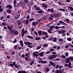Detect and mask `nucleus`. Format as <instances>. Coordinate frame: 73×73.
I'll return each mask as SVG.
<instances>
[{"label": "nucleus", "instance_id": "63", "mask_svg": "<svg viewBox=\"0 0 73 73\" xmlns=\"http://www.w3.org/2000/svg\"><path fill=\"white\" fill-rule=\"evenodd\" d=\"M69 66V65L67 64H65V65H64V66Z\"/></svg>", "mask_w": 73, "mask_h": 73}, {"label": "nucleus", "instance_id": "60", "mask_svg": "<svg viewBox=\"0 0 73 73\" xmlns=\"http://www.w3.org/2000/svg\"><path fill=\"white\" fill-rule=\"evenodd\" d=\"M50 53V51H47L46 52V54H48V53Z\"/></svg>", "mask_w": 73, "mask_h": 73}, {"label": "nucleus", "instance_id": "5", "mask_svg": "<svg viewBox=\"0 0 73 73\" xmlns=\"http://www.w3.org/2000/svg\"><path fill=\"white\" fill-rule=\"evenodd\" d=\"M24 44L25 45H30L31 44H33V43L30 42H27V43L26 42H24Z\"/></svg>", "mask_w": 73, "mask_h": 73}, {"label": "nucleus", "instance_id": "32", "mask_svg": "<svg viewBox=\"0 0 73 73\" xmlns=\"http://www.w3.org/2000/svg\"><path fill=\"white\" fill-rule=\"evenodd\" d=\"M43 46L44 48H46V47H47V46H48V44H44L43 45Z\"/></svg>", "mask_w": 73, "mask_h": 73}, {"label": "nucleus", "instance_id": "26", "mask_svg": "<svg viewBox=\"0 0 73 73\" xmlns=\"http://www.w3.org/2000/svg\"><path fill=\"white\" fill-rule=\"evenodd\" d=\"M43 33L42 34V35H46L48 34V33L47 32H45L44 31H43Z\"/></svg>", "mask_w": 73, "mask_h": 73}, {"label": "nucleus", "instance_id": "1", "mask_svg": "<svg viewBox=\"0 0 73 73\" xmlns=\"http://www.w3.org/2000/svg\"><path fill=\"white\" fill-rule=\"evenodd\" d=\"M21 32L22 33V37H24V34L26 33H28V31L27 30L24 31V29H22Z\"/></svg>", "mask_w": 73, "mask_h": 73}, {"label": "nucleus", "instance_id": "4", "mask_svg": "<svg viewBox=\"0 0 73 73\" xmlns=\"http://www.w3.org/2000/svg\"><path fill=\"white\" fill-rule=\"evenodd\" d=\"M6 7L7 8H9V9H10L12 8V6L11 5H8L6 6Z\"/></svg>", "mask_w": 73, "mask_h": 73}, {"label": "nucleus", "instance_id": "24", "mask_svg": "<svg viewBox=\"0 0 73 73\" xmlns=\"http://www.w3.org/2000/svg\"><path fill=\"white\" fill-rule=\"evenodd\" d=\"M41 48V46H38L36 48V50H38V49H40Z\"/></svg>", "mask_w": 73, "mask_h": 73}, {"label": "nucleus", "instance_id": "28", "mask_svg": "<svg viewBox=\"0 0 73 73\" xmlns=\"http://www.w3.org/2000/svg\"><path fill=\"white\" fill-rule=\"evenodd\" d=\"M60 57L61 58H66V57H65V56L64 55H62L60 56Z\"/></svg>", "mask_w": 73, "mask_h": 73}, {"label": "nucleus", "instance_id": "17", "mask_svg": "<svg viewBox=\"0 0 73 73\" xmlns=\"http://www.w3.org/2000/svg\"><path fill=\"white\" fill-rule=\"evenodd\" d=\"M26 37H27L29 38H31V39H33V36L29 35H27L26 36Z\"/></svg>", "mask_w": 73, "mask_h": 73}, {"label": "nucleus", "instance_id": "49", "mask_svg": "<svg viewBox=\"0 0 73 73\" xmlns=\"http://www.w3.org/2000/svg\"><path fill=\"white\" fill-rule=\"evenodd\" d=\"M66 20L67 21V23H69V19H66Z\"/></svg>", "mask_w": 73, "mask_h": 73}, {"label": "nucleus", "instance_id": "38", "mask_svg": "<svg viewBox=\"0 0 73 73\" xmlns=\"http://www.w3.org/2000/svg\"><path fill=\"white\" fill-rule=\"evenodd\" d=\"M29 21L28 20H26V24H27H27H28Z\"/></svg>", "mask_w": 73, "mask_h": 73}, {"label": "nucleus", "instance_id": "54", "mask_svg": "<svg viewBox=\"0 0 73 73\" xmlns=\"http://www.w3.org/2000/svg\"><path fill=\"white\" fill-rule=\"evenodd\" d=\"M15 68H18V66H17V64H16L15 65Z\"/></svg>", "mask_w": 73, "mask_h": 73}, {"label": "nucleus", "instance_id": "22", "mask_svg": "<svg viewBox=\"0 0 73 73\" xmlns=\"http://www.w3.org/2000/svg\"><path fill=\"white\" fill-rule=\"evenodd\" d=\"M43 12L42 10H40V11H38V13H42Z\"/></svg>", "mask_w": 73, "mask_h": 73}, {"label": "nucleus", "instance_id": "12", "mask_svg": "<svg viewBox=\"0 0 73 73\" xmlns=\"http://www.w3.org/2000/svg\"><path fill=\"white\" fill-rule=\"evenodd\" d=\"M58 11H62L63 12H64V11H65V9H63L62 8L58 9Z\"/></svg>", "mask_w": 73, "mask_h": 73}, {"label": "nucleus", "instance_id": "14", "mask_svg": "<svg viewBox=\"0 0 73 73\" xmlns=\"http://www.w3.org/2000/svg\"><path fill=\"white\" fill-rule=\"evenodd\" d=\"M54 15H50V17L49 18L50 20H52L53 19V18L54 17Z\"/></svg>", "mask_w": 73, "mask_h": 73}, {"label": "nucleus", "instance_id": "45", "mask_svg": "<svg viewBox=\"0 0 73 73\" xmlns=\"http://www.w3.org/2000/svg\"><path fill=\"white\" fill-rule=\"evenodd\" d=\"M17 41V40L16 39H15L14 40L13 42V43H15V42H16Z\"/></svg>", "mask_w": 73, "mask_h": 73}, {"label": "nucleus", "instance_id": "30", "mask_svg": "<svg viewBox=\"0 0 73 73\" xmlns=\"http://www.w3.org/2000/svg\"><path fill=\"white\" fill-rule=\"evenodd\" d=\"M7 12H8V13H11V10H10V9L7 10Z\"/></svg>", "mask_w": 73, "mask_h": 73}, {"label": "nucleus", "instance_id": "29", "mask_svg": "<svg viewBox=\"0 0 73 73\" xmlns=\"http://www.w3.org/2000/svg\"><path fill=\"white\" fill-rule=\"evenodd\" d=\"M68 41H72V39L70 38H67Z\"/></svg>", "mask_w": 73, "mask_h": 73}, {"label": "nucleus", "instance_id": "11", "mask_svg": "<svg viewBox=\"0 0 73 73\" xmlns=\"http://www.w3.org/2000/svg\"><path fill=\"white\" fill-rule=\"evenodd\" d=\"M44 52H40L38 54V56H40L41 57H42L43 56V54H44Z\"/></svg>", "mask_w": 73, "mask_h": 73}, {"label": "nucleus", "instance_id": "39", "mask_svg": "<svg viewBox=\"0 0 73 73\" xmlns=\"http://www.w3.org/2000/svg\"><path fill=\"white\" fill-rule=\"evenodd\" d=\"M24 71H20L18 72V73H23Z\"/></svg>", "mask_w": 73, "mask_h": 73}, {"label": "nucleus", "instance_id": "27", "mask_svg": "<svg viewBox=\"0 0 73 73\" xmlns=\"http://www.w3.org/2000/svg\"><path fill=\"white\" fill-rule=\"evenodd\" d=\"M68 58H69V59H70V60H71V61H73V57L70 56V57H68Z\"/></svg>", "mask_w": 73, "mask_h": 73}, {"label": "nucleus", "instance_id": "58", "mask_svg": "<svg viewBox=\"0 0 73 73\" xmlns=\"http://www.w3.org/2000/svg\"><path fill=\"white\" fill-rule=\"evenodd\" d=\"M46 19V17H44L43 18V21H44V20H45V19Z\"/></svg>", "mask_w": 73, "mask_h": 73}, {"label": "nucleus", "instance_id": "57", "mask_svg": "<svg viewBox=\"0 0 73 73\" xmlns=\"http://www.w3.org/2000/svg\"><path fill=\"white\" fill-rule=\"evenodd\" d=\"M59 67V65H57L55 67V68H58Z\"/></svg>", "mask_w": 73, "mask_h": 73}, {"label": "nucleus", "instance_id": "2", "mask_svg": "<svg viewBox=\"0 0 73 73\" xmlns=\"http://www.w3.org/2000/svg\"><path fill=\"white\" fill-rule=\"evenodd\" d=\"M56 56L55 55H52L51 56H50L48 57V58L49 60H52V59H54V58H55L56 57Z\"/></svg>", "mask_w": 73, "mask_h": 73}, {"label": "nucleus", "instance_id": "7", "mask_svg": "<svg viewBox=\"0 0 73 73\" xmlns=\"http://www.w3.org/2000/svg\"><path fill=\"white\" fill-rule=\"evenodd\" d=\"M48 11H49L50 12H51V13H53L54 12V9H48Z\"/></svg>", "mask_w": 73, "mask_h": 73}, {"label": "nucleus", "instance_id": "52", "mask_svg": "<svg viewBox=\"0 0 73 73\" xmlns=\"http://www.w3.org/2000/svg\"><path fill=\"white\" fill-rule=\"evenodd\" d=\"M58 33H59V34H61V33H62V31H58Z\"/></svg>", "mask_w": 73, "mask_h": 73}, {"label": "nucleus", "instance_id": "61", "mask_svg": "<svg viewBox=\"0 0 73 73\" xmlns=\"http://www.w3.org/2000/svg\"><path fill=\"white\" fill-rule=\"evenodd\" d=\"M59 41H61V42H62V41H63V39H61V38L60 39Z\"/></svg>", "mask_w": 73, "mask_h": 73}, {"label": "nucleus", "instance_id": "51", "mask_svg": "<svg viewBox=\"0 0 73 73\" xmlns=\"http://www.w3.org/2000/svg\"><path fill=\"white\" fill-rule=\"evenodd\" d=\"M19 42H20V44H23V41H22V40H20L19 41Z\"/></svg>", "mask_w": 73, "mask_h": 73}, {"label": "nucleus", "instance_id": "13", "mask_svg": "<svg viewBox=\"0 0 73 73\" xmlns=\"http://www.w3.org/2000/svg\"><path fill=\"white\" fill-rule=\"evenodd\" d=\"M50 64L51 65H52V66H55V65L54 64V63H53V62H52V61H50L49 62Z\"/></svg>", "mask_w": 73, "mask_h": 73}, {"label": "nucleus", "instance_id": "3", "mask_svg": "<svg viewBox=\"0 0 73 73\" xmlns=\"http://www.w3.org/2000/svg\"><path fill=\"white\" fill-rule=\"evenodd\" d=\"M35 53H33V55L34 56V57H35H35H38V55L37 54L39 52H35Z\"/></svg>", "mask_w": 73, "mask_h": 73}, {"label": "nucleus", "instance_id": "23", "mask_svg": "<svg viewBox=\"0 0 73 73\" xmlns=\"http://www.w3.org/2000/svg\"><path fill=\"white\" fill-rule=\"evenodd\" d=\"M36 40H40V37H37L35 38Z\"/></svg>", "mask_w": 73, "mask_h": 73}, {"label": "nucleus", "instance_id": "50", "mask_svg": "<svg viewBox=\"0 0 73 73\" xmlns=\"http://www.w3.org/2000/svg\"><path fill=\"white\" fill-rule=\"evenodd\" d=\"M2 25H5V22H3V23H2Z\"/></svg>", "mask_w": 73, "mask_h": 73}, {"label": "nucleus", "instance_id": "64", "mask_svg": "<svg viewBox=\"0 0 73 73\" xmlns=\"http://www.w3.org/2000/svg\"><path fill=\"white\" fill-rule=\"evenodd\" d=\"M69 46H71L72 48H73V45L72 44H69Z\"/></svg>", "mask_w": 73, "mask_h": 73}, {"label": "nucleus", "instance_id": "10", "mask_svg": "<svg viewBox=\"0 0 73 73\" xmlns=\"http://www.w3.org/2000/svg\"><path fill=\"white\" fill-rule=\"evenodd\" d=\"M17 23L18 25H20L21 24V21L19 20L17 21Z\"/></svg>", "mask_w": 73, "mask_h": 73}, {"label": "nucleus", "instance_id": "46", "mask_svg": "<svg viewBox=\"0 0 73 73\" xmlns=\"http://www.w3.org/2000/svg\"><path fill=\"white\" fill-rule=\"evenodd\" d=\"M3 9L0 8V12L1 13V12H3Z\"/></svg>", "mask_w": 73, "mask_h": 73}, {"label": "nucleus", "instance_id": "44", "mask_svg": "<svg viewBox=\"0 0 73 73\" xmlns=\"http://www.w3.org/2000/svg\"><path fill=\"white\" fill-rule=\"evenodd\" d=\"M50 28H51L50 29H49V30L50 31H52L53 30V27H50Z\"/></svg>", "mask_w": 73, "mask_h": 73}, {"label": "nucleus", "instance_id": "40", "mask_svg": "<svg viewBox=\"0 0 73 73\" xmlns=\"http://www.w3.org/2000/svg\"><path fill=\"white\" fill-rule=\"evenodd\" d=\"M61 32H62V33H64L65 32V31L64 30H61Z\"/></svg>", "mask_w": 73, "mask_h": 73}, {"label": "nucleus", "instance_id": "16", "mask_svg": "<svg viewBox=\"0 0 73 73\" xmlns=\"http://www.w3.org/2000/svg\"><path fill=\"white\" fill-rule=\"evenodd\" d=\"M52 40V41H53V42H56L57 41V38H53Z\"/></svg>", "mask_w": 73, "mask_h": 73}, {"label": "nucleus", "instance_id": "42", "mask_svg": "<svg viewBox=\"0 0 73 73\" xmlns=\"http://www.w3.org/2000/svg\"><path fill=\"white\" fill-rule=\"evenodd\" d=\"M55 61H60V59L59 58H56L55 60Z\"/></svg>", "mask_w": 73, "mask_h": 73}, {"label": "nucleus", "instance_id": "33", "mask_svg": "<svg viewBox=\"0 0 73 73\" xmlns=\"http://www.w3.org/2000/svg\"><path fill=\"white\" fill-rule=\"evenodd\" d=\"M7 28L8 29H10V30H11L12 29V28L9 26H7Z\"/></svg>", "mask_w": 73, "mask_h": 73}, {"label": "nucleus", "instance_id": "41", "mask_svg": "<svg viewBox=\"0 0 73 73\" xmlns=\"http://www.w3.org/2000/svg\"><path fill=\"white\" fill-rule=\"evenodd\" d=\"M59 15H60V14L59 13H58L57 14L56 16L57 17H58L59 16Z\"/></svg>", "mask_w": 73, "mask_h": 73}, {"label": "nucleus", "instance_id": "62", "mask_svg": "<svg viewBox=\"0 0 73 73\" xmlns=\"http://www.w3.org/2000/svg\"><path fill=\"white\" fill-rule=\"evenodd\" d=\"M25 3H27H27H28V2H29V1H28V0H26L25 1Z\"/></svg>", "mask_w": 73, "mask_h": 73}, {"label": "nucleus", "instance_id": "25", "mask_svg": "<svg viewBox=\"0 0 73 73\" xmlns=\"http://www.w3.org/2000/svg\"><path fill=\"white\" fill-rule=\"evenodd\" d=\"M45 70L47 72H49V69L48 68H47L45 69Z\"/></svg>", "mask_w": 73, "mask_h": 73}, {"label": "nucleus", "instance_id": "34", "mask_svg": "<svg viewBox=\"0 0 73 73\" xmlns=\"http://www.w3.org/2000/svg\"><path fill=\"white\" fill-rule=\"evenodd\" d=\"M36 10H40V8L39 7H37L36 8H35Z\"/></svg>", "mask_w": 73, "mask_h": 73}, {"label": "nucleus", "instance_id": "48", "mask_svg": "<svg viewBox=\"0 0 73 73\" xmlns=\"http://www.w3.org/2000/svg\"><path fill=\"white\" fill-rule=\"evenodd\" d=\"M52 54L55 55L56 54V52H52Z\"/></svg>", "mask_w": 73, "mask_h": 73}, {"label": "nucleus", "instance_id": "21", "mask_svg": "<svg viewBox=\"0 0 73 73\" xmlns=\"http://www.w3.org/2000/svg\"><path fill=\"white\" fill-rule=\"evenodd\" d=\"M41 63H43V64H46V63H47V62L46 61H44L43 60L41 61Z\"/></svg>", "mask_w": 73, "mask_h": 73}, {"label": "nucleus", "instance_id": "56", "mask_svg": "<svg viewBox=\"0 0 73 73\" xmlns=\"http://www.w3.org/2000/svg\"><path fill=\"white\" fill-rule=\"evenodd\" d=\"M55 73H59V71L58 70H56L55 72Z\"/></svg>", "mask_w": 73, "mask_h": 73}, {"label": "nucleus", "instance_id": "19", "mask_svg": "<svg viewBox=\"0 0 73 73\" xmlns=\"http://www.w3.org/2000/svg\"><path fill=\"white\" fill-rule=\"evenodd\" d=\"M14 33L15 35H18L19 34V33H18V32L17 31L15 30V32H14Z\"/></svg>", "mask_w": 73, "mask_h": 73}, {"label": "nucleus", "instance_id": "37", "mask_svg": "<svg viewBox=\"0 0 73 73\" xmlns=\"http://www.w3.org/2000/svg\"><path fill=\"white\" fill-rule=\"evenodd\" d=\"M34 63V60H33V62L30 63V65H32Z\"/></svg>", "mask_w": 73, "mask_h": 73}, {"label": "nucleus", "instance_id": "31", "mask_svg": "<svg viewBox=\"0 0 73 73\" xmlns=\"http://www.w3.org/2000/svg\"><path fill=\"white\" fill-rule=\"evenodd\" d=\"M68 54L69 53H68V52H67L66 53H65V55L66 57H68Z\"/></svg>", "mask_w": 73, "mask_h": 73}, {"label": "nucleus", "instance_id": "18", "mask_svg": "<svg viewBox=\"0 0 73 73\" xmlns=\"http://www.w3.org/2000/svg\"><path fill=\"white\" fill-rule=\"evenodd\" d=\"M70 61V59L68 58L67 59H66V63H68L69 62V61Z\"/></svg>", "mask_w": 73, "mask_h": 73}, {"label": "nucleus", "instance_id": "15", "mask_svg": "<svg viewBox=\"0 0 73 73\" xmlns=\"http://www.w3.org/2000/svg\"><path fill=\"white\" fill-rule=\"evenodd\" d=\"M59 22L60 24H63V25H66V24L64 22H63L62 21H59Z\"/></svg>", "mask_w": 73, "mask_h": 73}, {"label": "nucleus", "instance_id": "35", "mask_svg": "<svg viewBox=\"0 0 73 73\" xmlns=\"http://www.w3.org/2000/svg\"><path fill=\"white\" fill-rule=\"evenodd\" d=\"M55 28L56 29H59L60 28V27L57 26H56L55 27Z\"/></svg>", "mask_w": 73, "mask_h": 73}, {"label": "nucleus", "instance_id": "43", "mask_svg": "<svg viewBox=\"0 0 73 73\" xmlns=\"http://www.w3.org/2000/svg\"><path fill=\"white\" fill-rule=\"evenodd\" d=\"M50 52H53V51H54V49L51 48L50 50Z\"/></svg>", "mask_w": 73, "mask_h": 73}, {"label": "nucleus", "instance_id": "47", "mask_svg": "<svg viewBox=\"0 0 73 73\" xmlns=\"http://www.w3.org/2000/svg\"><path fill=\"white\" fill-rule=\"evenodd\" d=\"M33 20H35V19L34 18L32 19H30L29 20V21H33Z\"/></svg>", "mask_w": 73, "mask_h": 73}, {"label": "nucleus", "instance_id": "59", "mask_svg": "<svg viewBox=\"0 0 73 73\" xmlns=\"http://www.w3.org/2000/svg\"><path fill=\"white\" fill-rule=\"evenodd\" d=\"M17 45H15V46L14 47V48L15 49H17Z\"/></svg>", "mask_w": 73, "mask_h": 73}, {"label": "nucleus", "instance_id": "20", "mask_svg": "<svg viewBox=\"0 0 73 73\" xmlns=\"http://www.w3.org/2000/svg\"><path fill=\"white\" fill-rule=\"evenodd\" d=\"M38 33L39 34V36H41V33H42V31H38Z\"/></svg>", "mask_w": 73, "mask_h": 73}, {"label": "nucleus", "instance_id": "8", "mask_svg": "<svg viewBox=\"0 0 73 73\" xmlns=\"http://www.w3.org/2000/svg\"><path fill=\"white\" fill-rule=\"evenodd\" d=\"M38 23L36 22V23H35V22H33L32 23V25L33 26H36V24H37Z\"/></svg>", "mask_w": 73, "mask_h": 73}, {"label": "nucleus", "instance_id": "53", "mask_svg": "<svg viewBox=\"0 0 73 73\" xmlns=\"http://www.w3.org/2000/svg\"><path fill=\"white\" fill-rule=\"evenodd\" d=\"M13 4H16V0H14L13 1Z\"/></svg>", "mask_w": 73, "mask_h": 73}, {"label": "nucleus", "instance_id": "6", "mask_svg": "<svg viewBox=\"0 0 73 73\" xmlns=\"http://www.w3.org/2000/svg\"><path fill=\"white\" fill-rule=\"evenodd\" d=\"M42 6H43V7L45 9H46V8H47V7H48V5L45 4H43Z\"/></svg>", "mask_w": 73, "mask_h": 73}, {"label": "nucleus", "instance_id": "9", "mask_svg": "<svg viewBox=\"0 0 73 73\" xmlns=\"http://www.w3.org/2000/svg\"><path fill=\"white\" fill-rule=\"evenodd\" d=\"M20 17V15H16L15 18V20H17L18 19H19V17Z\"/></svg>", "mask_w": 73, "mask_h": 73}, {"label": "nucleus", "instance_id": "36", "mask_svg": "<svg viewBox=\"0 0 73 73\" xmlns=\"http://www.w3.org/2000/svg\"><path fill=\"white\" fill-rule=\"evenodd\" d=\"M19 4H20V5H23V1H21V2H20L19 3Z\"/></svg>", "mask_w": 73, "mask_h": 73}, {"label": "nucleus", "instance_id": "55", "mask_svg": "<svg viewBox=\"0 0 73 73\" xmlns=\"http://www.w3.org/2000/svg\"><path fill=\"white\" fill-rule=\"evenodd\" d=\"M15 32V30L14 29H13L11 31V33H14Z\"/></svg>", "mask_w": 73, "mask_h": 73}]
</instances>
